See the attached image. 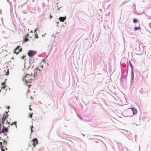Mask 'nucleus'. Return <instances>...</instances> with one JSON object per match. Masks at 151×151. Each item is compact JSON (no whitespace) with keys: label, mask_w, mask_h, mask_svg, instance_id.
<instances>
[{"label":"nucleus","mask_w":151,"mask_h":151,"mask_svg":"<svg viewBox=\"0 0 151 151\" xmlns=\"http://www.w3.org/2000/svg\"><path fill=\"white\" fill-rule=\"evenodd\" d=\"M5 85V83L3 82L1 83L2 86H4Z\"/></svg>","instance_id":"20"},{"label":"nucleus","mask_w":151,"mask_h":151,"mask_svg":"<svg viewBox=\"0 0 151 151\" xmlns=\"http://www.w3.org/2000/svg\"><path fill=\"white\" fill-rule=\"evenodd\" d=\"M2 124H4V121H2Z\"/></svg>","instance_id":"31"},{"label":"nucleus","mask_w":151,"mask_h":151,"mask_svg":"<svg viewBox=\"0 0 151 151\" xmlns=\"http://www.w3.org/2000/svg\"><path fill=\"white\" fill-rule=\"evenodd\" d=\"M61 7V6H60V7H58V9H57V10H58V11H59V9H60V8Z\"/></svg>","instance_id":"30"},{"label":"nucleus","mask_w":151,"mask_h":151,"mask_svg":"<svg viewBox=\"0 0 151 151\" xmlns=\"http://www.w3.org/2000/svg\"><path fill=\"white\" fill-rule=\"evenodd\" d=\"M9 74V69H7V72H6V75H8Z\"/></svg>","instance_id":"17"},{"label":"nucleus","mask_w":151,"mask_h":151,"mask_svg":"<svg viewBox=\"0 0 151 151\" xmlns=\"http://www.w3.org/2000/svg\"><path fill=\"white\" fill-rule=\"evenodd\" d=\"M9 115L8 114H6V116L5 115H4V117L5 116V118H8V117Z\"/></svg>","instance_id":"15"},{"label":"nucleus","mask_w":151,"mask_h":151,"mask_svg":"<svg viewBox=\"0 0 151 151\" xmlns=\"http://www.w3.org/2000/svg\"><path fill=\"white\" fill-rule=\"evenodd\" d=\"M14 124L15 125L16 127L17 128V122L16 121H15L14 122Z\"/></svg>","instance_id":"18"},{"label":"nucleus","mask_w":151,"mask_h":151,"mask_svg":"<svg viewBox=\"0 0 151 151\" xmlns=\"http://www.w3.org/2000/svg\"><path fill=\"white\" fill-rule=\"evenodd\" d=\"M137 20L136 19H133V22L134 23H137Z\"/></svg>","instance_id":"11"},{"label":"nucleus","mask_w":151,"mask_h":151,"mask_svg":"<svg viewBox=\"0 0 151 151\" xmlns=\"http://www.w3.org/2000/svg\"><path fill=\"white\" fill-rule=\"evenodd\" d=\"M37 28H36L35 29V30H34V33H35V32H36V31H37Z\"/></svg>","instance_id":"23"},{"label":"nucleus","mask_w":151,"mask_h":151,"mask_svg":"<svg viewBox=\"0 0 151 151\" xmlns=\"http://www.w3.org/2000/svg\"><path fill=\"white\" fill-rule=\"evenodd\" d=\"M5 149H6V150H7V148L6 147V148Z\"/></svg>","instance_id":"48"},{"label":"nucleus","mask_w":151,"mask_h":151,"mask_svg":"<svg viewBox=\"0 0 151 151\" xmlns=\"http://www.w3.org/2000/svg\"><path fill=\"white\" fill-rule=\"evenodd\" d=\"M5 87H6V86H4L2 87L1 89H3L4 88H5Z\"/></svg>","instance_id":"24"},{"label":"nucleus","mask_w":151,"mask_h":151,"mask_svg":"<svg viewBox=\"0 0 151 151\" xmlns=\"http://www.w3.org/2000/svg\"><path fill=\"white\" fill-rule=\"evenodd\" d=\"M1 124H0V134L1 133Z\"/></svg>","instance_id":"29"},{"label":"nucleus","mask_w":151,"mask_h":151,"mask_svg":"<svg viewBox=\"0 0 151 151\" xmlns=\"http://www.w3.org/2000/svg\"><path fill=\"white\" fill-rule=\"evenodd\" d=\"M35 35L36 36V37L35 38H38V37L37 36V33H35Z\"/></svg>","instance_id":"14"},{"label":"nucleus","mask_w":151,"mask_h":151,"mask_svg":"<svg viewBox=\"0 0 151 151\" xmlns=\"http://www.w3.org/2000/svg\"><path fill=\"white\" fill-rule=\"evenodd\" d=\"M1 90H0V92H1Z\"/></svg>","instance_id":"54"},{"label":"nucleus","mask_w":151,"mask_h":151,"mask_svg":"<svg viewBox=\"0 0 151 151\" xmlns=\"http://www.w3.org/2000/svg\"><path fill=\"white\" fill-rule=\"evenodd\" d=\"M131 109H132V108H131Z\"/></svg>","instance_id":"53"},{"label":"nucleus","mask_w":151,"mask_h":151,"mask_svg":"<svg viewBox=\"0 0 151 151\" xmlns=\"http://www.w3.org/2000/svg\"><path fill=\"white\" fill-rule=\"evenodd\" d=\"M1 137H0V139H1Z\"/></svg>","instance_id":"55"},{"label":"nucleus","mask_w":151,"mask_h":151,"mask_svg":"<svg viewBox=\"0 0 151 151\" xmlns=\"http://www.w3.org/2000/svg\"><path fill=\"white\" fill-rule=\"evenodd\" d=\"M141 27L139 25L138 27H135L134 28V31H136L138 30H140L141 29Z\"/></svg>","instance_id":"10"},{"label":"nucleus","mask_w":151,"mask_h":151,"mask_svg":"<svg viewBox=\"0 0 151 151\" xmlns=\"http://www.w3.org/2000/svg\"><path fill=\"white\" fill-rule=\"evenodd\" d=\"M29 109H30V110H32V109H31L30 107H29Z\"/></svg>","instance_id":"44"},{"label":"nucleus","mask_w":151,"mask_h":151,"mask_svg":"<svg viewBox=\"0 0 151 151\" xmlns=\"http://www.w3.org/2000/svg\"><path fill=\"white\" fill-rule=\"evenodd\" d=\"M9 111L8 110V111H6L5 113H6V114H7L9 112Z\"/></svg>","instance_id":"34"},{"label":"nucleus","mask_w":151,"mask_h":151,"mask_svg":"<svg viewBox=\"0 0 151 151\" xmlns=\"http://www.w3.org/2000/svg\"><path fill=\"white\" fill-rule=\"evenodd\" d=\"M25 55H23L21 58V59H24L25 58Z\"/></svg>","instance_id":"19"},{"label":"nucleus","mask_w":151,"mask_h":151,"mask_svg":"<svg viewBox=\"0 0 151 151\" xmlns=\"http://www.w3.org/2000/svg\"><path fill=\"white\" fill-rule=\"evenodd\" d=\"M137 113V110L135 108H133V113L134 114H136Z\"/></svg>","instance_id":"9"},{"label":"nucleus","mask_w":151,"mask_h":151,"mask_svg":"<svg viewBox=\"0 0 151 151\" xmlns=\"http://www.w3.org/2000/svg\"><path fill=\"white\" fill-rule=\"evenodd\" d=\"M45 36V35H42V37H43L44 36Z\"/></svg>","instance_id":"46"},{"label":"nucleus","mask_w":151,"mask_h":151,"mask_svg":"<svg viewBox=\"0 0 151 151\" xmlns=\"http://www.w3.org/2000/svg\"><path fill=\"white\" fill-rule=\"evenodd\" d=\"M129 64H130V66L131 67V81H132V64L130 61L129 60Z\"/></svg>","instance_id":"8"},{"label":"nucleus","mask_w":151,"mask_h":151,"mask_svg":"<svg viewBox=\"0 0 151 151\" xmlns=\"http://www.w3.org/2000/svg\"><path fill=\"white\" fill-rule=\"evenodd\" d=\"M57 24H58L59 23V22L58 21L57 22Z\"/></svg>","instance_id":"47"},{"label":"nucleus","mask_w":151,"mask_h":151,"mask_svg":"<svg viewBox=\"0 0 151 151\" xmlns=\"http://www.w3.org/2000/svg\"><path fill=\"white\" fill-rule=\"evenodd\" d=\"M36 53V52L33 50H29L27 53L28 55L30 57H32Z\"/></svg>","instance_id":"2"},{"label":"nucleus","mask_w":151,"mask_h":151,"mask_svg":"<svg viewBox=\"0 0 151 151\" xmlns=\"http://www.w3.org/2000/svg\"><path fill=\"white\" fill-rule=\"evenodd\" d=\"M34 74L35 76V75H36V76L37 75V72H35V73Z\"/></svg>","instance_id":"25"},{"label":"nucleus","mask_w":151,"mask_h":151,"mask_svg":"<svg viewBox=\"0 0 151 151\" xmlns=\"http://www.w3.org/2000/svg\"><path fill=\"white\" fill-rule=\"evenodd\" d=\"M29 68H31L32 69L33 68V67L34 66V65H32V64L33 63V62H32L31 61V59H29Z\"/></svg>","instance_id":"6"},{"label":"nucleus","mask_w":151,"mask_h":151,"mask_svg":"<svg viewBox=\"0 0 151 151\" xmlns=\"http://www.w3.org/2000/svg\"><path fill=\"white\" fill-rule=\"evenodd\" d=\"M1 147H2V148H1V150H2V151H5V150H4V149L3 148H2L3 147H4L3 146H1Z\"/></svg>","instance_id":"22"},{"label":"nucleus","mask_w":151,"mask_h":151,"mask_svg":"<svg viewBox=\"0 0 151 151\" xmlns=\"http://www.w3.org/2000/svg\"><path fill=\"white\" fill-rule=\"evenodd\" d=\"M52 16H51V15H50V18H52Z\"/></svg>","instance_id":"36"},{"label":"nucleus","mask_w":151,"mask_h":151,"mask_svg":"<svg viewBox=\"0 0 151 151\" xmlns=\"http://www.w3.org/2000/svg\"><path fill=\"white\" fill-rule=\"evenodd\" d=\"M32 142H33V145L35 147L36 145H37L38 143V140L37 138H35L32 140Z\"/></svg>","instance_id":"4"},{"label":"nucleus","mask_w":151,"mask_h":151,"mask_svg":"<svg viewBox=\"0 0 151 151\" xmlns=\"http://www.w3.org/2000/svg\"><path fill=\"white\" fill-rule=\"evenodd\" d=\"M41 68H43V66L42 65L41 66Z\"/></svg>","instance_id":"39"},{"label":"nucleus","mask_w":151,"mask_h":151,"mask_svg":"<svg viewBox=\"0 0 151 151\" xmlns=\"http://www.w3.org/2000/svg\"><path fill=\"white\" fill-rule=\"evenodd\" d=\"M29 117L31 118H32V113H31L29 115Z\"/></svg>","instance_id":"16"},{"label":"nucleus","mask_w":151,"mask_h":151,"mask_svg":"<svg viewBox=\"0 0 151 151\" xmlns=\"http://www.w3.org/2000/svg\"><path fill=\"white\" fill-rule=\"evenodd\" d=\"M3 128L1 130V132L4 133V132H7L8 130V129L6 127H5L4 126H3Z\"/></svg>","instance_id":"5"},{"label":"nucleus","mask_w":151,"mask_h":151,"mask_svg":"<svg viewBox=\"0 0 151 151\" xmlns=\"http://www.w3.org/2000/svg\"><path fill=\"white\" fill-rule=\"evenodd\" d=\"M14 124V123H12L11 124L12 126Z\"/></svg>","instance_id":"38"},{"label":"nucleus","mask_w":151,"mask_h":151,"mask_svg":"<svg viewBox=\"0 0 151 151\" xmlns=\"http://www.w3.org/2000/svg\"><path fill=\"white\" fill-rule=\"evenodd\" d=\"M29 34H27L26 37H28L29 36Z\"/></svg>","instance_id":"37"},{"label":"nucleus","mask_w":151,"mask_h":151,"mask_svg":"<svg viewBox=\"0 0 151 151\" xmlns=\"http://www.w3.org/2000/svg\"><path fill=\"white\" fill-rule=\"evenodd\" d=\"M30 75L29 74H26L25 76L22 78V80L24 82V83L28 86L27 84L28 82H30V79L29 78Z\"/></svg>","instance_id":"1"},{"label":"nucleus","mask_w":151,"mask_h":151,"mask_svg":"<svg viewBox=\"0 0 151 151\" xmlns=\"http://www.w3.org/2000/svg\"><path fill=\"white\" fill-rule=\"evenodd\" d=\"M7 123H8V124H10V123L9 122H8V121H6Z\"/></svg>","instance_id":"40"},{"label":"nucleus","mask_w":151,"mask_h":151,"mask_svg":"<svg viewBox=\"0 0 151 151\" xmlns=\"http://www.w3.org/2000/svg\"><path fill=\"white\" fill-rule=\"evenodd\" d=\"M149 26L150 28L151 29V22L149 24Z\"/></svg>","instance_id":"32"},{"label":"nucleus","mask_w":151,"mask_h":151,"mask_svg":"<svg viewBox=\"0 0 151 151\" xmlns=\"http://www.w3.org/2000/svg\"><path fill=\"white\" fill-rule=\"evenodd\" d=\"M6 118L4 116L2 118V121H5Z\"/></svg>","instance_id":"13"},{"label":"nucleus","mask_w":151,"mask_h":151,"mask_svg":"<svg viewBox=\"0 0 151 151\" xmlns=\"http://www.w3.org/2000/svg\"><path fill=\"white\" fill-rule=\"evenodd\" d=\"M2 143L1 142H0V145H2Z\"/></svg>","instance_id":"35"},{"label":"nucleus","mask_w":151,"mask_h":151,"mask_svg":"<svg viewBox=\"0 0 151 151\" xmlns=\"http://www.w3.org/2000/svg\"><path fill=\"white\" fill-rule=\"evenodd\" d=\"M33 127V126H32L31 127V132H33V131L32 130V128Z\"/></svg>","instance_id":"21"},{"label":"nucleus","mask_w":151,"mask_h":151,"mask_svg":"<svg viewBox=\"0 0 151 151\" xmlns=\"http://www.w3.org/2000/svg\"><path fill=\"white\" fill-rule=\"evenodd\" d=\"M57 7L58 8V7H59V6H57Z\"/></svg>","instance_id":"50"},{"label":"nucleus","mask_w":151,"mask_h":151,"mask_svg":"<svg viewBox=\"0 0 151 151\" xmlns=\"http://www.w3.org/2000/svg\"><path fill=\"white\" fill-rule=\"evenodd\" d=\"M20 47L19 46H18L16 48L14 49V53L18 54L19 52L21 51L22 49H19Z\"/></svg>","instance_id":"3"},{"label":"nucleus","mask_w":151,"mask_h":151,"mask_svg":"<svg viewBox=\"0 0 151 151\" xmlns=\"http://www.w3.org/2000/svg\"><path fill=\"white\" fill-rule=\"evenodd\" d=\"M66 19V17H60L59 18V19L60 22H63L65 19Z\"/></svg>","instance_id":"7"},{"label":"nucleus","mask_w":151,"mask_h":151,"mask_svg":"<svg viewBox=\"0 0 151 151\" xmlns=\"http://www.w3.org/2000/svg\"><path fill=\"white\" fill-rule=\"evenodd\" d=\"M30 32V33H33V31H32V30H31V31Z\"/></svg>","instance_id":"41"},{"label":"nucleus","mask_w":151,"mask_h":151,"mask_svg":"<svg viewBox=\"0 0 151 151\" xmlns=\"http://www.w3.org/2000/svg\"><path fill=\"white\" fill-rule=\"evenodd\" d=\"M36 70H39L40 71V70L38 68H36Z\"/></svg>","instance_id":"27"},{"label":"nucleus","mask_w":151,"mask_h":151,"mask_svg":"<svg viewBox=\"0 0 151 151\" xmlns=\"http://www.w3.org/2000/svg\"><path fill=\"white\" fill-rule=\"evenodd\" d=\"M123 60H122V61H121V62H122L123 61Z\"/></svg>","instance_id":"49"},{"label":"nucleus","mask_w":151,"mask_h":151,"mask_svg":"<svg viewBox=\"0 0 151 151\" xmlns=\"http://www.w3.org/2000/svg\"><path fill=\"white\" fill-rule=\"evenodd\" d=\"M29 40V39L27 37L25 38L24 39V41L25 42Z\"/></svg>","instance_id":"12"},{"label":"nucleus","mask_w":151,"mask_h":151,"mask_svg":"<svg viewBox=\"0 0 151 151\" xmlns=\"http://www.w3.org/2000/svg\"><path fill=\"white\" fill-rule=\"evenodd\" d=\"M3 142L4 143H6V144L7 143V142H6L5 140H4Z\"/></svg>","instance_id":"28"},{"label":"nucleus","mask_w":151,"mask_h":151,"mask_svg":"<svg viewBox=\"0 0 151 151\" xmlns=\"http://www.w3.org/2000/svg\"><path fill=\"white\" fill-rule=\"evenodd\" d=\"M30 98H31V99H33V98L32 96H31V97H30Z\"/></svg>","instance_id":"42"},{"label":"nucleus","mask_w":151,"mask_h":151,"mask_svg":"<svg viewBox=\"0 0 151 151\" xmlns=\"http://www.w3.org/2000/svg\"><path fill=\"white\" fill-rule=\"evenodd\" d=\"M82 135H83V136H85V135L84 134H82Z\"/></svg>","instance_id":"45"},{"label":"nucleus","mask_w":151,"mask_h":151,"mask_svg":"<svg viewBox=\"0 0 151 151\" xmlns=\"http://www.w3.org/2000/svg\"><path fill=\"white\" fill-rule=\"evenodd\" d=\"M10 107V106H8L7 107V109H9Z\"/></svg>","instance_id":"33"},{"label":"nucleus","mask_w":151,"mask_h":151,"mask_svg":"<svg viewBox=\"0 0 151 151\" xmlns=\"http://www.w3.org/2000/svg\"><path fill=\"white\" fill-rule=\"evenodd\" d=\"M78 117L81 119H82V118L79 115H78Z\"/></svg>","instance_id":"26"},{"label":"nucleus","mask_w":151,"mask_h":151,"mask_svg":"<svg viewBox=\"0 0 151 151\" xmlns=\"http://www.w3.org/2000/svg\"><path fill=\"white\" fill-rule=\"evenodd\" d=\"M42 61L43 62H44L45 61V59H43L42 60Z\"/></svg>","instance_id":"43"},{"label":"nucleus","mask_w":151,"mask_h":151,"mask_svg":"<svg viewBox=\"0 0 151 151\" xmlns=\"http://www.w3.org/2000/svg\"><path fill=\"white\" fill-rule=\"evenodd\" d=\"M32 73H31V76H32Z\"/></svg>","instance_id":"51"},{"label":"nucleus","mask_w":151,"mask_h":151,"mask_svg":"<svg viewBox=\"0 0 151 151\" xmlns=\"http://www.w3.org/2000/svg\"><path fill=\"white\" fill-rule=\"evenodd\" d=\"M4 135H6V134H4Z\"/></svg>","instance_id":"52"}]
</instances>
